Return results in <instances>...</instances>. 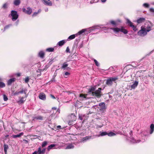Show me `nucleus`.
Instances as JSON below:
<instances>
[{"mask_svg": "<svg viewBox=\"0 0 154 154\" xmlns=\"http://www.w3.org/2000/svg\"><path fill=\"white\" fill-rule=\"evenodd\" d=\"M46 50L47 51L49 52H53L54 51V49L53 48H50L46 49Z\"/></svg>", "mask_w": 154, "mask_h": 154, "instance_id": "nucleus-33", "label": "nucleus"}, {"mask_svg": "<svg viewBox=\"0 0 154 154\" xmlns=\"http://www.w3.org/2000/svg\"><path fill=\"white\" fill-rule=\"evenodd\" d=\"M20 3V0H14L13 2V4L15 6H18Z\"/></svg>", "mask_w": 154, "mask_h": 154, "instance_id": "nucleus-23", "label": "nucleus"}, {"mask_svg": "<svg viewBox=\"0 0 154 154\" xmlns=\"http://www.w3.org/2000/svg\"><path fill=\"white\" fill-rule=\"evenodd\" d=\"M3 81V79L2 78L0 77V82H2Z\"/></svg>", "mask_w": 154, "mask_h": 154, "instance_id": "nucleus-61", "label": "nucleus"}, {"mask_svg": "<svg viewBox=\"0 0 154 154\" xmlns=\"http://www.w3.org/2000/svg\"><path fill=\"white\" fill-rule=\"evenodd\" d=\"M94 61L96 64V65L97 66H99V63H98V62H97V61L95 59H94Z\"/></svg>", "mask_w": 154, "mask_h": 154, "instance_id": "nucleus-45", "label": "nucleus"}, {"mask_svg": "<svg viewBox=\"0 0 154 154\" xmlns=\"http://www.w3.org/2000/svg\"><path fill=\"white\" fill-rule=\"evenodd\" d=\"M109 69L110 70H112L113 69V67H110L109 68Z\"/></svg>", "mask_w": 154, "mask_h": 154, "instance_id": "nucleus-62", "label": "nucleus"}, {"mask_svg": "<svg viewBox=\"0 0 154 154\" xmlns=\"http://www.w3.org/2000/svg\"><path fill=\"white\" fill-rule=\"evenodd\" d=\"M4 151L5 154H7V150L8 148V146L7 145L4 144Z\"/></svg>", "mask_w": 154, "mask_h": 154, "instance_id": "nucleus-26", "label": "nucleus"}, {"mask_svg": "<svg viewBox=\"0 0 154 154\" xmlns=\"http://www.w3.org/2000/svg\"><path fill=\"white\" fill-rule=\"evenodd\" d=\"M23 132H21L19 134L13 135L12 137L14 138L19 137H21L23 135Z\"/></svg>", "mask_w": 154, "mask_h": 154, "instance_id": "nucleus-22", "label": "nucleus"}, {"mask_svg": "<svg viewBox=\"0 0 154 154\" xmlns=\"http://www.w3.org/2000/svg\"><path fill=\"white\" fill-rule=\"evenodd\" d=\"M17 75L18 76H20V73H17Z\"/></svg>", "mask_w": 154, "mask_h": 154, "instance_id": "nucleus-63", "label": "nucleus"}, {"mask_svg": "<svg viewBox=\"0 0 154 154\" xmlns=\"http://www.w3.org/2000/svg\"><path fill=\"white\" fill-rule=\"evenodd\" d=\"M15 81V79L14 78L10 79L7 82L8 85H11L13 82Z\"/></svg>", "mask_w": 154, "mask_h": 154, "instance_id": "nucleus-17", "label": "nucleus"}, {"mask_svg": "<svg viewBox=\"0 0 154 154\" xmlns=\"http://www.w3.org/2000/svg\"><path fill=\"white\" fill-rule=\"evenodd\" d=\"M79 119L81 120H83V119L82 118V117L79 116Z\"/></svg>", "mask_w": 154, "mask_h": 154, "instance_id": "nucleus-64", "label": "nucleus"}, {"mask_svg": "<svg viewBox=\"0 0 154 154\" xmlns=\"http://www.w3.org/2000/svg\"><path fill=\"white\" fill-rule=\"evenodd\" d=\"M38 154V151H35L34 152H33V153H32V154Z\"/></svg>", "mask_w": 154, "mask_h": 154, "instance_id": "nucleus-60", "label": "nucleus"}, {"mask_svg": "<svg viewBox=\"0 0 154 154\" xmlns=\"http://www.w3.org/2000/svg\"><path fill=\"white\" fill-rule=\"evenodd\" d=\"M45 151V148H44L41 150V147H39L38 149V154H44Z\"/></svg>", "mask_w": 154, "mask_h": 154, "instance_id": "nucleus-13", "label": "nucleus"}, {"mask_svg": "<svg viewBox=\"0 0 154 154\" xmlns=\"http://www.w3.org/2000/svg\"><path fill=\"white\" fill-rule=\"evenodd\" d=\"M56 146V144H52L49 146L47 148L48 151H49L50 149H52L53 148L55 147Z\"/></svg>", "mask_w": 154, "mask_h": 154, "instance_id": "nucleus-29", "label": "nucleus"}, {"mask_svg": "<svg viewBox=\"0 0 154 154\" xmlns=\"http://www.w3.org/2000/svg\"><path fill=\"white\" fill-rule=\"evenodd\" d=\"M50 96H51V98H53V99H55V98L54 96L52 94H51Z\"/></svg>", "mask_w": 154, "mask_h": 154, "instance_id": "nucleus-56", "label": "nucleus"}, {"mask_svg": "<svg viewBox=\"0 0 154 154\" xmlns=\"http://www.w3.org/2000/svg\"><path fill=\"white\" fill-rule=\"evenodd\" d=\"M19 23V20H17L15 23V25L17 26L18 25Z\"/></svg>", "mask_w": 154, "mask_h": 154, "instance_id": "nucleus-54", "label": "nucleus"}, {"mask_svg": "<svg viewBox=\"0 0 154 154\" xmlns=\"http://www.w3.org/2000/svg\"><path fill=\"white\" fill-rule=\"evenodd\" d=\"M110 29L113 30L115 32H121L125 34H127L128 32V31L123 27H121L120 28L117 27L110 28Z\"/></svg>", "mask_w": 154, "mask_h": 154, "instance_id": "nucleus-2", "label": "nucleus"}, {"mask_svg": "<svg viewBox=\"0 0 154 154\" xmlns=\"http://www.w3.org/2000/svg\"><path fill=\"white\" fill-rule=\"evenodd\" d=\"M151 27L150 26H147L146 28V30L147 32H149L151 30Z\"/></svg>", "mask_w": 154, "mask_h": 154, "instance_id": "nucleus-39", "label": "nucleus"}, {"mask_svg": "<svg viewBox=\"0 0 154 154\" xmlns=\"http://www.w3.org/2000/svg\"><path fill=\"white\" fill-rule=\"evenodd\" d=\"M71 117L72 118V120L69 121V123L70 124V122H71L72 121H75L76 119V116H75V115L74 114H72L71 116Z\"/></svg>", "mask_w": 154, "mask_h": 154, "instance_id": "nucleus-25", "label": "nucleus"}, {"mask_svg": "<svg viewBox=\"0 0 154 154\" xmlns=\"http://www.w3.org/2000/svg\"><path fill=\"white\" fill-rule=\"evenodd\" d=\"M98 106L100 107V110L104 111L106 108L105 104L103 102L99 103Z\"/></svg>", "mask_w": 154, "mask_h": 154, "instance_id": "nucleus-10", "label": "nucleus"}, {"mask_svg": "<svg viewBox=\"0 0 154 154\" xmlns=\"http://www.w3.org/2000/svg\"><path fill=\"white\" fill-rule=\"evenodd\" d=\"M68 66V64L67 63H66L65 62L63 64L61 68L62 69H63L64 70L65 69V68Z\"/></svg>", "mask_w": 154, "mask_h": 154, "instance_id": "nucleus-30", "label": "nucleus"}, {"mask_svg": "<svg viewBox=\"0 0 154 154\" xmlns=\"http://www.w3.org/2000/svg\"><path fill=\"white\" fill-rule=\"evenodd\" d=\"M43 71V70H42L41 69H38L37 71V72L38 73V74H37V77H38L39 76H40L41 75V72Z\"/></svg>", "mask_w": 154, "mask_h": 154, "instance_id": "nucleus-32", "label": "nucleus"}, {"mask_svg": "<svg viewBox=\"0 0 154 154\" xmlns=\"http://www.w3.org/2000/svg\"><path fill=\"white\" fill-rule=\"evenodd\" d=\"M29 77H27L25 78V81L26 83H27L29 81Z\"/></svg>", "mask_w": 154, "mask_h": 154, "instance_id": "nucleus-46", "label": "nucleus"}, {"mask_svg": "<svg viewBox=\"0 0 154 154\" xmlns=\"http://www.w3.org/2000/svg\"><path fill=\"white\" fill-rule=\"evenodd\" d=\"M70 75V73L68 72H66L65 73V75L66 76H68Z\"/></svg>", "mask_w": 154, "mask_h": 154, "instance_id": "nucleus-53", "label": "nucleus"}, {"mask_svg": "<svg viewBox=\"0 0 154 154\" xmlns=\"http://www.w3.org/2000/svg\"><path fill=\"white\" fill-rule=\"evenodd\" d=\"M130 139L129 140L130 141L133 143H139L140 142L142 141V142H143L145 141V140L144 139H142L141 140H136L133 137H131L130 138Z\"/></svg>", "mask_w": 154, "mask_h": 154, "instance_id": "nucleus-8", "label": "nucleus"}, {"mask_svg": "<svg viewBox=\"0 0 154 154\" xmlns=\"http://www.w3.org/2000/svg\"><path fill=\"white\" fill-rule=\"evenodd\" d=\"M12 26V24H9L5 26L3 29V32L5 31L6 29H8L10 26Z\"/></svg>", "mask_w": 154, "mask_h": 154, "instance_id": "nucleus-31", "label": "nucleus"}, {"mask_svg": "<svg viewBox=\"0 0 154 154\" xmlns=\"http://www.w3.org/2000/svg\"><path fill=\"white\" fill-rule=\"evenodd\" d=\"M154 131V124H152L150 126V134H152Z\"/></svg>", "mask_w": 154, "mask_h": 154, "instance_id": "nucleus-19", "label": "nucleus"}, {"mask_svg": "<svg viewBox=\"0 0 154 154\" xmlns=\"http://www.w3.org/2000/svg\"><path fill=\"white\" fill-rule=\"evenodd\" d=\"M5 86V85L4 82H0V88H3Z\"/></svg>", "mask_w": 154, "mask_h": 154, "instance_id": "nucleus-35", "label": "nucleus"}, {"mask_svg": "<svg viewBox=\"0 0 154 154\" xmlns=\"http://www.w3.org/2000/svg\"><path fill=\"white\" fill-rule=\"evenodd\" d=\"M77 34H73L69 36L67 40L69 41L74 38L76 36H77Z\"/></svg>", "mask_w": 154, "mask_h": 154, "instance_id": "nucleus-21", "label": "nucleus"}, {"mask_svg": "<svg viewBox=\"0 0 154 154\" xmlns=\"http://www.w3.org/2000/svg\"><path fill=\"white\" fill-rule=\"evenodd\" d=\"M35 118L37 119L40 120H43V117L41 116H37Z\"/></svg>", "mask_w": 154, "mask_h": 154, "instance_id": "nucleus-41", "label": "nucleus"}, {"mask_svg": "<svg viewBox=\"0 0 154 154\" xmlns=\"http://www.w3.org/2000/svg\"><path fill=\"white\" fill-rule=\"evenodd\" d=\"M117 77H110L106 81V84L108 86L112 85L113 82H116V81L118 80Z\"/></svg>", "mask_w": 154, "mask_h": 154, "instance_id": "nucleus-5", "label": "nucleus"}, {"mask_svg": "<svg viewBox=\"0 0 154 154\" xmlns=\"http://www.w3.org/2000/svg\"><path fill=\"white\" fill-rule=\"evenodd\" d=\"M19 92L20 94V93L22 94V93H24V94H26V92L23 89H22V91H19Z\"/></svg>", "mask_w": 154, "mask_h": 154, "instance_id": "nucleus-49", "label": "nucleus"}, {"mask_svg": "<svg viewBox=\"0 0 154 154\" xmlns=\"http://www.w3.org/2000/svg\"><path fill=\"white\" fill-rule=\"evenodd\" d=\"M100 134L99 135V136H103L107 134V133L106 131L103 132H100Z\"/></svg>", "mask_w": 154, "mask_h": 154, "instance_id": "nucleus-34", "label": "nucleus"}, {"mask_svg": "<svg viewBox=\"0 0 154 154\" xmlns=\"http://www.w3.org/2000/svg\"><path fill=\"white\" fill-rule=\"evenodd\" d=\"M102 88H99L98 89L95 90V88L94 87H91L88 90V94H91L92 96L98 98H100L102 93L101 91Z\"/></svg>", "mask_w": 154, "mask_h": 154, "instance_id": "nucleus-1", "label": "nucleus"}, {"mask_svg": "<svg viewBox=\"0 0 154 154\" xmlns=\"http://www.w3.org/2000/svg\"><path fill=\"white\" fill-rule=\"evenodd\" d=\"M39 98L42 100H46V95L45 94L43 93H40L39 95Z\"/></svg>", "mask_w": 154, "mask_h": 154, "instance_id": "nucleus-12", "label": "nucleus"}, {"mask_svg": "<svg viewBox=\"0 0 154 154\" xmlns=\"http://www.w3.org/2000/svg\"><path fill=\"white\" fill-rule=\"evenodd\" d=\"M23 141L25 142V143H28V140H23Z\"/></svg>", "mask_w": 154, "mask_h": 154, "instance_id": "nucleus-57", "label": "nucleus"}, {"mask_svg": "<svg viewBox=\"0 0 154 154\" xmlns=\"http://www.w3.org/2000/svg\"><path fill=\"white\" fill-rule=\"evenodd\" d=\"M66 51V52H67V53H70L69 49L68 47H67Z\"/></svg>", "mask_w": 154, "mask_h": 154, "instance_id": "nucleus-50", "label": "nucleus"}, {"mask_svg": "<svg viewBox=\"0 0 154 154\" xmlns=\"http://www.w3.org/2000/svg\"><path fill=\"white\" fill-rule=\"evenodd\" d=\"M8 5V4L7 3H5L3 5L2 8L4 9L6 8H7Z\"/></svg>", "mask_w": 154, "mask_h": 154, "instance_id": "nucleus-44", "label": "nucleus"}, {"mask_svg": "<svg viewBox=\"0 0 154 154\" xmlns=\"http://www.w3.org/2000/svg\"><path fill=\"white\" fill-rule=\"evenodd\" d=\"M22 10L23 12L29 15L30 14L32 11V9L30 7L23 8Z\"/></svg>", "mask_w": 154, "mask_h": 154, "instance_id": "nucleus-7", "label": "nucleus"}, {"mask_svg": "<svg viewBox=\"0 0 154 154\" xmlns=\"http://www.w3.org/2000/svg\"><path fill=\"white\" fill-rule=\"evenodd\" d=\"M143 6L146 8H149V4L145 3L143 4Z\"/></svg>", "mask_w": 154, "mask_h": 154, "instance_id": "nucleus-42", "label": "nucleus"}, {"mask_svg": "<svg viewBox=\"0 0 154 154\" xmlns=\"http://www.w3.org/2000/svg\"><path fill=\"white\" fill-rule=\"evenodd\" d=\"M3 96V99L5 101H6L8 100V98L7 96L5 95L4 94Z\"/></svg>", "mask_w": 154, "mask_h": 154, "instance_id": "nucleus-43", "label": "nucleus"}, {"mask_svg": "<svg viewBox=\"0 0 154 154\" xmlns=\"http://www.w3.org/2000/svg\"><path fill=\"white\" fill-rule=\"evenodd\" d=\"M80 97L82 98V99L86 98V95H85L83 94H81L79 95Z\"/></svg>", "mask_w": 154, "mask_h": 154, "instance_id": "nucleus-40", "label": "nucleus"}, {"mask_svg": "<svg viewBox=\"0 0 154 154\" xmlns=\"http://www.w3.org/2000/svg\"><path fill=\"white\" fill-rule=\"evenodd\" d=\"M127 23L128 24V25L132 28L133 30L134 31H136L137 30L136 26L134 25L133 23L128 19H127Z\"/></svg>", "mask_w": 154, "mask_h": 154, "instance_id": "nucleus-9", "label": "nucleus"}, {"mask_svg": "<svg viewBox=\"0 0 154 154\" xmlns=\"http://www.w3.org/2000/svg\"><path fill=\"white\" fill-rule=\"evenodd\" d=\"M102 2L104 3L107 0H100Z\"/></svg>", "mask_w": 154, "mask_h": 154, "instance_id": "nucleus-59", "label": "nucleus"}, {"mask_svg": "<svg viewBox=\"0 0 154 154\" xmlns=\"http://www.w3.org/2000/svg\"><path fill=\"white\" fill-rule=\"evenodd\" d=\"M57 128H58L59 129H60L61 128V126L60 125L57 126Z\"/></svg>", "mask_w": 154, "mask_h": 154, "instance_id": "nucleus-58", "label": "nucleus"}, {"mask_svg": "<svg viewBox=\"0 0 154 154\" xmlns=\"http://www.w3.org/2000/svg\"><path fill=\"white\" fill-rule=\"evenodd\" d=\"M19 94H20V93H19V91L17 92H16L14 93V94L15 95H18Z\"/></svg>", "mask_w": 154, "mask_h": 154, "instance_id": "nucleus-55", "label": "nucleus"}, {"mask_svg": "<svg viewBox=\"0 0 154 154\" xmlns=\"http://www.w3.org/2000/svg\"><path fill=\"white\" fill-rule=\"evenodd\" d=\"M38 14V12H35L33 13V14L32 15V17H34L36 16Z\"/></svg>", "mask_w": 154, "mask_h": 154, "instance_id": "nucleus-48", "label": "nucleus"}, {"mask_svg": "<svg viewBox=\"0 0 154 154\" xmlns=\"http://www.w3.org/2000/svg\"><path fill=\"white\" fill-rule=\"evenodd\" d=\"M147 32L146 30V28L143 26L141 27V29L137 32L138 35L141 36L143 37L147 34Z\"/></svg>", "mask_w": 154, "mask_h": 154, "instance_id": "nucleus-4", "label": "nucleus"}, {"mask_svg": "<svg viewBox=\"0 0 154 154\" xmlns=\"http://www.w3.org/2000/svg\"><path fill=\"white\" fill-rule=\"evenodd\" d=\"M110 23L112 24H113V25H115L116 24V23L114 21H113V20L111 21H110Z\"/></svg>", "mask_w": 154, "mask_h": 154, "instance_id": "nucleus-52", "label": "nucleus"}, {"mask_svg": "<svg viewBox=\"0 0 154 154\" xmlns=\"http://www.w3.org/2000/svg\"><path fill=\"white\" fill-rule=\"evenodd\" d=\"M48 144V142L46 141H44L42 143V147H44L45 146Z\"/></svg>", "mask_w": 154, "mask_h": 154, "instance_id": "nucleus-37", "label": "nucleus"}, {"mask_svg": "<svg viewBox=\"0 0 154 154\" xmlns=\"http://www.w3.org/2000/svg\"><path fill=\"white\" fill-rule=\"evenodd\" d=\"M138 84V82L137 81H135L134 83L131 86V88L132 89H134L137 87Z\"/></svg>", "mask_w": 154, "mask_h": 154, "instance_id": "nucleus-16", "label": "nucleus"}, {"mask_svg": "<svg viewBox=\"0 0 154 154\" xmlns=\"http://www.w3.org/2000/svg\"><path fill=\"white\" fill-rule=\"evenodd\" d=\"M97 26L92 27H91L90 28L89 30H90V32H91L93 30H94L97 29Z\"/></svg>", "mask_w": 154, "mask_h": 154, "instance_id": "nucleus-36", "label": "nucleus"}, {"mask_svg": "<svg viewBox=\"0 0 154 154\" xmlns=\"http://www.w3.org/2000/svg\"><path fill=\"white\" fill-rule=\"evenodd\" d=\"M25 100L26 99H25V98L22 97L20 98L18 102L19 104H22L23 103Z\"/></svg>", "mask_w": 154, "mask_h": 154, "instance_id": "nucleus-24", "label": "nucleus"}, {"mask_svg": "<svg viewBox=\"0 0 154 154\" xmlns=\"http://www.w3.org/2000/svg\"><path fill=\"white\" fill-rule=\"evenodd\" d=\"M91 138V136H86V137H84L83 138H82V140L80 142H79L80 143L81 142H85L86 141L90 139Z\"/></svg>", "mask_w": 154, "mask_h": 154, "instance_id": "nucleus-15", "label": "nucleus"}, {"mask_svg": "<svg viewBox=\"0 0 154 154\" xmlns=\"http://www.w3.org/2000/svg\"><path fill=\"white\" fill-rule=\"evenodd\" d=\"M145 20L144 18H140L137 20V22L138 23H140L143 22Z\"/></svg>", "mask_w": 154, "mask_h": 154, "instance_id": "nucleus-18", "label": "nucleus"}, {"mask_svg": "<svg viewBox=\"0 0 154 154\" xmlns=\"http://www.w3.org/2000/svg\"><path fill=\"white\" fill-rule=\"evenodd\" d=\"M19 17V15L16 11L12 10L11 14L9 15V17H11V19L13 21H15L17 20Z\"/></svg>", "mask_w": 154, "mask_h": 154, "instance_id": "nucleus-3", "label": "nucleus"}, {"mask_svg": "<svg viewBox=\"0 0 154 154\" xmlns=\"http://www.w3.org/2000/svg\"><path fill=\"white\" fill-rule=\"evenodd\" d=\"M44 53L42 51H40L38 53V56L41 58H43L44 56Z\"/></svg>", "mask_w": 154, "mask_h": 154, "instance_id": "nucleus-27", "label": "nucleus"}, {"mask_svg": "<svg viewBox=\"0 0 154 154\" xmlns=\"http://www.w3.org/2000/svg\"><path fill=\"white\" fill-rule=\"evenodd\" d=\"M87 29H82V30L80 31L77 33L76 34H77V36H78V35H80L81 34H82L85 32L87 31Z\"/></svg>", "mask_w": 154, "mask_h": 154, "instance_id": "nucleus-20", "label": "nucleus"}, {"mask_svg": "<svg viewBox=\"0 0 154 154\" xmlns=\"http://www.w3.org/2000/svg\"><path fill=\"white\" fill-rule=\"evenodd\" d=\"M66 40H63L59 42L57 44V45L59 46H62L66 42Z\"/></svg>", "mask_w": 154, "mask_h": 154, "instance_id": "nucleus-14", "label": "nucleus"}, {"mask_svg": "<svg viewBox=\"0 0 154 154\" xmlns=\"http://www.w3.org/2000/svg\"><path fill=\"white\" fill-rule=\"evenodd\" d=\"M52 109L53 110V111L54 110H56V111H58V112L59 111V110L58 109H57V108L55 107H53L52 108Z\"/></svg>", "mask_w": 154, "mask_h": 154, "instance_id": "nucleus-51", "label": "nucleus"}, {"mask_svg": "<svg viewBox=\"0 0 154 154\" xmlns=\"http://www.w3.org/2000/svg\"><path fill=\"white\" fill-rule=\"evenodd\" d=\"M74 147V146L72 144H71L68 145L66 147V149H73Z\"/></svg>", "mask_w": 154, "mask_h": 154, "instance_id": "nucleus-28", "label": "nucleus"}, {"mask_svg": "<svg viewBox=\"0 0 154 154\" xmlns=\"http://www.w3.org/2000/svg\"><path fill=\"white\" fill-rule=\"evenodd\" d=\"M149 11L151 12L154 13V8H150L149 9Z\"/></svg>", "mask_w": 154, "mask_h": 154, "instance_id": "nucleus-47", "label": "nucleus"}, {"mask_svg": "<svg viewBox=\"0 0 154 154\" xmlns=\"http://www.w3.org/2000/svg\"><path fill=\"white\" fill-rule=\"evenodd\" d=\"M60 113V111L58 112L56 110L53 111L50 117L51 119H55L57 117L58 114Z\"/></svg>", "mask_w": 154, "mask_h": 154, "instance_id": "nucleus-6", "label": "nucleus"}, {"mask_svg": "<svg viewBox=\"0 0 154 154\" xmlns=\"http://www.w3.org/2000/svg\"><path fill=\"white\" fill-rule=\"evenodd\" d=\"M107 135L109 136H112L116 135V134L112 132H110L108 133H107Z\"/></svg>", "mask_w": 154, "mask_h": 154, "instance_id": "nucleus-38", "label": "nucleus"}, {"mask_svg": "<svg viewBox=\"0 0 154 154\" xmlns=\"http://www.w3.org/2000/svg\"><path fill=\"white\" fill-rule=\"evenodd\" d=\"M41 1L45 5L51 6L52 5V3L51 1H48L46 0H41Z\"/></svg>", "mask_w": 154, "mask_h": 154, "instance_id": "nucleus-11", "label": "nucleus"}]
</instances>
